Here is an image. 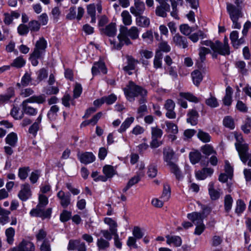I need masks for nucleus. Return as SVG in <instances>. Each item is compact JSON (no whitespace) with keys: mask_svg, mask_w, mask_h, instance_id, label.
<instances>
[{"mask_svg":"<svg viewBox=\"0 0 251 251\" xmlns=\"http://www.w3.org/2000/svg\"><path fill=\"white\" fill-rule=\"evenodd\" d=\"M134 121V118L133 117H130L126 118L121 125L120 127L118 129V132L122 133L125 131L133 123Z\"/></svg>","mask_w":251,"mask_h":251,"instance_id":"29","label":"nucleus"},{"mask_svg":"<svg viewBox=\"0 0 251 251\" xmlns=\"http://www.w3.org/2000/svg\"><path fill=\"white\" fill-rule=\"evenodd\" d=\"M165 124L167 126L166 131L168 133L176 134L178 132L177 126L175 124L170 121H166Z\"/></svg>","mask_w":251,"mask_h":251,"instance_id":"41","label":"nucleus"},{"mask_svg":"<svg viewBox=\"0 0 251 251\" xmlns=\"http://www.w3.org/2000/svg\"><path fill=\"white\" fill-rule=\"evenodd\" d=\"M109 240L103 237H99L97 240V246L99 251H104L110 247Z\"/></svg>","mask_w":251,"mask_h":251,"instance_id":"20","label":"nucleus"},{"mask_svg":"<svg viewBox=\"0 0 251 251\" xmlns=\"http://www.w3.org/2000/svg\"><path fill=\"white\" fill-rule=\"evenodd\" d=\"M173 42L177 46L183 49L188 47V42L186 38L176 34L173 37Z\"/></svg>","mask_w":251,"mask_h":251,"instance_id":"15","label":"nucleus"},{"mask_svg":"<svg viewBox=\"0 0 251 251\" xmlns=\"http://www.w3.org/2000/svg\"><path fill=\"white\" fill-rule=\"evenodd\" d=\"M4 22L6 25H10L12 23L13 20L14 19H18L20 14L19 13L16 11H12L10 13H4Z\"/></svg>","mask_w":251,"mask_h":251,"instance_id":"25","label":"nucleus"},{"mask_svg":"<svg viewBox=\"0 0 251 251\" xmlns=\"http://www.w3.org/2000/svg\"><path fill=\"white\" fill-rule=\"evenodd\" d=\"M159 3L155 10L156 15L161 17H166L167 13L170 10V6L168 3V0H155Z\"/></svg>","mask_w":251,"mask_h":251,"instance_id":"8","label":"nucleus"},{"mask_svg":"<svg viewBox=\"0 0 251 251\" xmlns=\"http://www.w3.org/2000/svg\"><path fill=\"white\" fill-rule=\"evenodd\" d=\"M223 122L224 126L226 128H228L230 129H233L235 128L234 119L230 116H227L225 117Z\"/></svg>","mask_w":251,"mask_h":251,"instance_id":"38","label":"nucleus"},{"mask_svg":"<svg viewBox=\"0 0 251 251\" xmlns=\"http://www.w3.org/2000/svg\"><path fill=\"white\" fill-rule=\"evenodd\" d=\"M175 152L172 149L167 147L163 149V159L167 163L172 173L174 174L177 179H180L182 176L177 166L172 161L174 156Z\"/></svg>","mask_w":251,"mask_h":251,"instance_id":"4","label":"nucleus"},{"mask_svg":"<svg viewBox=\"0 0 251 251\" xmlns=\"http://www.w3.org/2000/svg\"><path fill=\"white\" fill-rule=\"evenodd\" d=\"M137 240L138 239L133 236L128 237L126 241L127 246L131 249H137L138 247L136 243Z\"/></svg>","mask_w":251,"mask_h":251,"instance_id":"54","label":"nucleus"},{"mask_svg":"<svg viewBox=\"0 0 251 251\" xmlns=\"http://www.w3.org/2000/svg\"><path fill=\"white\" fill-rule=\"evenodd\" d=\"M181 33L185 35H189L193 31V28L187 24H183L180 26Z\"/></svg>","mask_w":251,"mask_h":251,"instance_id":"57","label":"nucleus"},{"mask_svg":"<svg viewBox=\"0 0 251 251\" xmlns=\"http://www.w3.org/2000/svg\"><path fill=\"white\" fill-rule=\"evenodd\" d=\"M246 66L245 62L242 60L238 61L235 63V67L238 69L239 72L244 75H246L248 72Z\"/></svg>","mask_w":251,"mask_h":251,"instance_id":"42","label":"nucleus"},{"mask_svg":"<svg viewBox=\"0 0 251 251\" xmlns=\"http://www.w3.org/2000/svg\"><path fill=\"white\" fill-rule=\"evenodd\" d=\"M47 46V42L43 38H40L36 42L34 51L30 58L31 63L33 66H36L38 65V61L37 59L43 57Z\"/></svg>","mask_w":251,"mask_h":251,"instance_id":"5","label":"nucleus"},{"mask_svg":"<svg viewBox=\"0 0 251 251\" xmlns=\"http://www.w3.org/2000/svg\"><path fill=\"white\" fill-rule=\"evenodd\" d=\"M26 63V60L22 57L19 56L15 58L10 66L16 68L23 67Z\"/></svg>","mask_w":251,"mask_h":251,"instance_id":"34","label":"nucleus"},{"mask_svg":"<svg viewBox=\"0 0 251 251\" xmlns=\"http://www.w3.org/2000/svg\"><path fill=\"white\" fill-rule=\"evenodd\" d=\"M116 32V25L115 23H111L103 29V33L109 37L114 36Z\"/></svg>","mask_w":251,"mask_h":251,"instance_id":"23","label":"nucleus"},{"mask_svg":"<svg viewBox=\"0 0 251 251\" xmlns=\"http://www.w3.org/2000/svg\"><path fill=\"white\" fill-rule=\"evenodd\" d=\"M133 237L137 239H140L144 236V229L138 226H134L132 230Z\"/></svg>","mask_w":251,"mask_h":251,"instance_id":"46","label":"nucleus"},{"mask_svg":"<svg viewBox=\"0 0 251 251\" xmlns=\"http://www.w3.org/2000/svg\"><path fill=\"white\" fill-rule=\"evenodd\" d=\"M103 173L107 178H111L115 174V170L113 166L107 165L103 167Z\"/></svg>","mask_w":251,"mask_h":251,"instance_id":"39","label":"nucleus"},{"mask_svg":"<svg viewBox=\"0 0 251 251\" xmlns=\"http://www.w3.org/2000/svg\"><path fill=\"white\" fill-rule=\"evenodd\" d=\"M100 233L102 235L101 237H103L109 241L112 239V236H114V233H113L109 229H102L100 231Z\"/></svg>","mask_w":251,"mask_h":251,"instance_id":"59","label":"nucleus"},{"mask_svg":"<svg viewBox=\"0 0 251 251\" xmlns=\"http://www.w3.org/2000/svg\"><path fill=\"white\" fill-rule=\"evenodd\" d=\"M179 96L181 98H184L191 102L198 103L199 101V99L190 93L180 92Z\"/></svg>","mask_w":251,"mask_h":251,"instance_id":"35","label":"nucleus"},{"mask_svg":"<svg viewBox=\"0 0 251 251\" xmlns=\"http://www.w3.org/2000/svg\"><path fill=\"white\" fill-rule=\"evenodd\" d=\"M157 174V169L155 165H151L148 167L147 174L149 177L154 178L156 176Z\"/></svg>","mask_w":251,"mask_h":251,"instance_id":"56","label":"nucleus"},{"mask_svg":"<svg viewBox=\"0 0 251 251\" xmlns=\"http://www.w3.org/2000/svg\"><path fill=\"white\" fill-rule=\"evenodd\" d=\"M238 32L237 31H233L230 34V39L231 43L236 48H238V47L244 42V40L243 38L238 39Z\"/></svg>","mask_w":251,"mask_h":251,"instance_id":"19","label":"nucleus"},{"mask_svg":"<svg viewBox=\"0 0 251 251\" xmlns=\"http://www.w3.org/2000/svg\"><path fill=\"white\" fill-rule=\"evenodd\" d=\"M32 195L30 186L28 183L22 184L18 193V198L23 201H25L30 199Z\"/></svg>","mask_w":251,"mask_h":251,"instance_id":"9","label":"nucleus"},{"mask_svg":"<svg viewBox=\"0 0 251 251\" xmlns=\"http://www.w3.org/2000/svg\"><path fill=\"white\" fill-rule=\"evenodd\" d=\"M246 204L241 200H238L236 201L235 212L238 214H241L246 209Z\"/></svg>","mask_w":251,"mask_h":251,"instance_id":"49","label":"nucleus"},{"mask_svg":"<svg viewBox=\"0 0 251 251\" xmlns=\"http://www.w3.org/2000/svg\"><path fill=\"white\" fill-rule=\"evenodd\" d=\"M187 218L193 222V223L196 225H199L203 224V220L204 218L203 214L197 213L193 212L192 213H189L187 215Z\"/></svg>","mask_w":251,"mask_h":251,"instance_id":"14","label":"nucleus"},{"mask_svg":"<svg viewBox=\"0 0 251 251\" xmlns=\"http://www.w3.org/2000/svg\"><path fill=\"white\" fill-rule=\"evenodd\" d=\"M121 17L123 23L125 25H130L132 24V17L128 11H123L121 13Z\"/></svg>","mask_w":251,"mask_h":251,"instance_id":"32","label":"nucleus"},{"mask_svg":"<svg viewBox=\"0 0 251 251\" xmlns=\"http://www.w3.org/2000/svg\"><path fill=\"white\" fill-rule=\"evenodd\" d=\"M166 238L167 243L169 245H173L176 247H179L181 245L182 241L179 236L168 235Z\"/></svg>","mask_w":251,"mask_h":251,"instance_id":"24","label":"nucleus"},{"mask_svg":"<svg viewBox=\"0 0 251 251\" xmlns=\"http://www.w3.org/2000/svg\"><path fill=\"white\" fill-rule=\"evenodd\" d=\"M142 38L144 41L148 44H151L153 40V32L151 30H148L143 33L142 35Z\"/></svg>","mask_w":251,"mask_h":251,"instance_id":"43","label":"nucleus"},{"mask_svg":"<svg viewBox=\"0 0 251 251\" xmlns=\"http://www.w3.org/2000/svg\"><path fill=\"white\" fill-rule=\"evenodd\" d=\"M151 129V138H160L162 137L163 131L161 129L157 127H152Z\"/></svg>","mask_w":251,"mask_h":251,"instance_id":"55","label":"nucleus"},{"mask_svg":"<svg viewBox=\"0 0 251 251\" xmlns=\"http://www.w3.org/2000/svg\"><path fill=\"white\" fill-rule=\"evenodd\" d=\"M27 100L31 103H37L41 104L44 103L46 100V96L44 94L39 95H34Z\"/></svg>","mask_w":251,"mask_h":251,"instance_id":"33","label":"nucleus"},{"mask_svg":"<svg viewBox=\"0 0 251 251\" xmlns=\"http://www.w3.org/2000/svg\"><path fill=\"white\" fill-rule=\"evenodd\" d=\"M126 58L127 64L124 67V70L130 75L132 74L131 71L135 69V66L138 62L131 56H127Z\"/></svg>","mask_w":251,"mask_h":251,"instance_id":"16","label":"nucleus"},{"mask_svg":"<svg viewBox=\"0 0 251 251\" xmlns=\"http://www.w3.org/2000/svg\"><path fill=\"white\" fill-rule=\"evenodd\" d=\"M198 117V112L195 109L190 110L187 113V122L192 126H195L197 124Z\"/></svg>","mask_w":251,"mask_h":251,"instance_id":"18","label":"nucleus"},{"mask_svg":"<svg viewBox=\"0 0 251 251\" xmlns=\"http://www.w3.org/2000/svg\"><path fill=\"white\" fill-rule=\"evenodd\" d=\"M104 223L108 226L109 229L113 233L116 234L118 233V225L117 222L111 218L106 217L104 219Z\"/></svg>","mask_w":251,"mask_h":251,"instance_id":"22","label":"nucleus"},{"mask_svg":"<svg viewBox=\"0 0 251 251\" xmlns=\"http://www.w3.org/2000/svg\"><path fill=\"white\" fill-rule=\"evenodd\" d=\"M72 215L71 212L64 210L60 215V220L62 222H66L69 220Z\"/></svg>","mask_w":251,"mask_h":251,"instance_id":"63","label":"nucleus"},{"mask_svg":"<svg viewBox=\"0 0 251 251\" xmlns=\"http://www.w3.org/2000/svg\"><path fill=\"white\" fill-rule=\"evenodd\" d=\"M170 196V187L169 185L165 184L164 185L163 191L160 197V199L163 200L164 201H167L169 200Z\"/></svg>","mask_w":251,"mask_h":251,"instance_id":"44","label":"nucleus"},{"mask_svg":"<svg viewBox=\"0 0 251 251\" xmlns=\"http://www.w3.org/2000/svg\"><path fill=\"white\" fill-rule=\"evenodd\" d=\"M77 155L80 161L83 164H89L95 160V155L91 152H86L83 153H79Z\"/></svg>","mask_w":251,"mask_h":251,"instance_id":"13","label":"nucleus"},{"mask_svg":"<svg viewBox=\"0 0 251 251\" xmlns=\"http://www.w3.org/2000/svg\"><path fill=\"white\" fill-rule=\"evenodd\" d=\"M234 136L237 141L235 144L236 149L238 151L241 160L245 164L250 157V154L248 152V146L247 144L243 143V138L241 134L235 133Z\"/></svg>","mask_w":251,"mask_h":251,"instance_id":"6","label":"nucleus"},{"mask_svg":"<svg viewBox=\"0 0 251 251\" xmlns=\"http://www.w3.org/2000/svg\"><path fill=\"white\" fill-rule=\"evenodd\" d=\"M5 234L6 237L7 242L10 245L13 244L14 240V237L15 234V229L13 227H10L6 229Z\"/></svg>","mask_w":251,"mask_h":251,"instance_id":"30","label":"nucleus"},{"mask_svg":"<svg viewBox=\"0 0 251 251\" xmlns=\"http://www.w3.org/2000/svg\"><path fill=\"white\" fill-rule=\"evenodd\" d=\"M208 192L210 198L212 200H216L220 198V190H216L214 188V183L210 182L208 184Z\"/></svg>","mask_w":251,"mask_h":251,"instance_id":"26","label":"nucleus"},{"mask_svg":"<svg viewBox=\"0 0 251 251\" xmlns=\"http://www.w3.org/2000/svg\"><path fill=\"white\" fill-rule=\"evenodd\" d=\"M233 201V199L230 195H226L225 196L224 200V207L225 211L226 212H228L231 210Z\"/></svg>","mask_w":251,"mask_h":251,"instance_id":"40","label":"nucleus"},{"mask_svg":"<svg viewBox=\"0 0 251 251\" xmlns=\"http://www.w3.org/2000/svg\"><path fill=\"white\" fill-rule=\"evenodd\" d=\"M162 54L160 51H157L154 57L153 65L156 69L159 68L162 65Z\"/></svg>","mask_w":251,"mask_h":251,"instance_id":"45","label":"nucleus"},{"mask_svg":"<svg viewBox=\"0 0 251 251\" xmlns=\"http://www.w3.org/2000/svg\"><path fill=\"white\" fill-rule=\"evenodd\" d=\"M57 197L60 200V204L62 207L66 208L70 204V194H66L64 191L60 190L58 192Z\"/></svg>","mask_w":251,"mask_h":251,"instance_id":"11","label":"nucleus"},{"mask_svg":"<svg viewBox=\"0 0 251 251\" xmlns=\"http://www.w3.org/2000/svg\"><path fill=\"white\" fill-rule=\"evenodd\" d=\"M201 43V45L210 47L211 50L215 53L224 55L229 54V48L227 43V40H225L224 45L219 41H216L215 43H213L210 40H205L202 41Z\"/></svg>","mask_w":251,"mask_h":251,"instance_id":"7","label":"nucleus"},{"mask_svg":"<svg viewBox=\"0 0 251 251\" xmlns=\"http://www.w3.org/2000/svg\"><path fill=\"white\" fill-rule=\"evenodd\" d=\"M194 84L198 86L202 80V75L201 72L199 70H195L191 74Z\"/></svg>","mask_w":251,"mask_h":251,"instance_id":"31","label":"nucleus"},{"mask_svg":"<svg viewBox=\"0 0 251 251\" xmlns=\"http://www.w3.org/2000/svg\"><path fill=\"white\" fill-rule=\"evenodd\" d=\"M236 5L229 2L226 3V11L232 21L233 28L240 29L241 27V23L239 22L240 18L243 17L242 8L240 4L242 3L243 0H234Z\"/></svg>","mask_w":251,"mask_h":251,"instance_id":"2","label":"nucleus"},{"mask_svg":"<svg viewBox=\"0 0 251 251\" xmlns=\"http://www.w3.org/2000/svg\"><path fill=\"white\" fill-rule=\"evenodd\" d=\"M29 171V167L20 168L18 171V176L21 179L25 180L27 177Z\"/></svg>","mask_w":251,"mask_h":251,"instance_id":"53","label":"nucleus"},{"mask_svg":"<svg viewBox=\"0 0 251 251\" xmlns=\"http://www.w3.org/2000/svg\"><path fill=\"white\" fill-rule=\"evenodd\" d=\"M143 176L142 172L136 173V175L133 177H131L128 182L129 185L131 187L134 184L137 183Z\"/></svg>","mask_w":251,"mask_h":251,"instance_id":"50","label":"nucleus"},{"mask_svg":"<svg viewBox=\"0 0 251 251\" xmlns=\"http://www.w3.org/2000/svg\"><path fill=\"white\" fill-rule=\"evenodd\" d=\"M213 173V169L211 168H203L201 171H199L196 173V177L198 179L203 180L205 179L208 176H211Z\"/></svg>","mask_w":251,"mask_h":251,"instance_id":"21","label":"nucleus"},{"mask_svg":"<svg viewBox=\"0 0 251 251\" xmlns=\"http://www.w3.org/2000/svg\"><path fill=\"white\" fill-rule=\"evenodd\" d=\"M124 91L126 99L129 101H133L136 97L141 96L142 99L139 101L140 104L144 102V98L147 95V90L132 81L128 83Z\"/></svg>","mask_w":251,"mask_h":251,"instance_id":"3","label":"nucleus"},{"mask_svg":"<svg viewBox=\"0 0 251 251\" xmlns=\"http://www.w3.org/2000/svg\"><path fill=\"white\" fill-rule=\"evenodd\" d=\"M205 103L211 108H215L219 106L217 99L213 96H210V98L207 99L205 100Z\"/></svg>","mask_w":251,"mask_h":251,"instance_id":"51","label":"nucleus"},{"mask_svg":"<svg viewBox=\"0 0 251 251\" xmlns=\"http://www.w3.org/2000/svg\"><path fill=\"white\" fill-rule=\"evenodd\" d=\"M136 25L142 27H148L150 24L149 18L141 15L137 16L136 19Z\"/></svg>","mask_w":251,"mask_h":251,"instance_id":"27","label":"nucleus"},{"mask_svg":"<svg viewBox=\"0 0 251 251\" xmlns=\"http://www.w3.org/2000/svg\"><path fill=\"white\" fill-rule=\"evenodd\" d=\"M198 137L200 140L204 143L209 142L211 139V137L209 134L201 130H199Z\"/></svg>","mask_w":251,"mask_h":251,"instance_id":"48","label":"nucleus"},{"mask_svg":"<svg viewBox=\"0 0 251 251\" xmlns=\"http://www.w3.org/2000/svg\"><path fill=\"white\" fill-rule=\"evenodd\" d=\"M14 95V90L13 88H9L7 90V94L0 96V100L2 101L9 100Z\"/></svg>","mask_w":251,"mask_h":251,"instance_id":"52","label":"nucleus"},{"mask_svg":"<svg viewBox=\"0 0 251 251\" xmlns=\"http://www.w3.org/2000/svg\"><path fill=\"white\" fill-rule=\"evenodd\" d=\"M201 157V153L198 151H192L189 153L190 160L193 164L198 163Z\"/></svg>","mask_w":251,"mask_h":251,"instance_id":"36","label":"nucleus"},{"mask_svg":"<svg viewBox=\"0 0 251 251\" xmlns=\"http://www.w3.org/2000/svg\"><path fill=\"white\" fill-rule=\"evenodd\" d=\"M17 30L20 35H25L28 33L29 28L25 25L20 24L17 28Z\"/></svg>","mask_w":251,"mask_h":251,"instance_id":"64","label":"nucleus"},{"mask_svg":"<svg viewBox=\"0 0 251 251\" xmlns=\"http://www.w3.org/2000/svg\"><path fill=\"white\" fill-rule=\"evenodd\" d=\"M139 31L138 28L135 26H131L128 29L125 26L121 25L120 28V33L118 36V42L114 39H110L111 45L113 48L116 49H120L124 45H129L132 44L130 37L132 40L137 39L139 37Z\"/></svg>","mask_w":251,"mask_h":251,"instance_id":"1","label":"nucleus"},{"mask_svg":"<svg viewBox=\"0 0 251 251\" xmlns=\"http://www.w3.org/2000/svg\"><path fill=\"white\" fill-rule=\"evenodd\" d=\"M28 28L30 31H37L40 28V24L39 22L35 20L30 21L28 24Z\"/></svg>","mask_w":251,"mask_h":251,"instance_id":"58","label":"nucleus"},{"mask_svg":"<svg viewBox=\"0 0 251 251\" xmlns=\"http://www.w3.org/2000/svg\"><path fill=\"white\" fill-rule=\"evenodd\" d=\"M39 203L37 205V207L43 208L48 203V198L46 196L40 194L39 196Z\"/></svg>","mask_w":251,"mask_h":251,"instance_id":"60","label":"nucleus"},{"mask_svg":"<svg viewBox=\"0 0 251 251\" xmlns=\"http://www.w3.org/2000/svg\"><path fill=\"white\" fill-rule=\"evenodd\" d=\"M99 73L106 74L107 70L104 63L102 61H99L94 63L92 68V73L93 75H96Z\"/></svg>","mask_w":251,"mask_h":251,"instance_id":"17","label":"nucleus"},{"mask_svg":"<svg viewBox=\"0 0 251 251\" xmlns=\"http://www.w3.org/2000/svg\"><path fill=\"white\" fill-rule=\"evenodd\" d=\"M202 152L206 155H210L215 153L213 147L210 145H205L201 148Z\"/></svg>","mask_w":251,"mask_h":251,"instance_id":"62","label":"nucleus"},{"mask_svg":"<svg viewBox=\"0 0 251 251\" xmlns=\"http://www.w3.org/2000/svg\"><path fill=\"white\" fill-rule=\"evenodd\" d=\"M21 243H24L22 247L24 248L25 251H34L35 250L34 245L32 242L23 240Z\"/></svg>","mask_w":251,"mask_h":251,"instance_id":"61","label":"nucleus"},{"mask_svg":"<svg viewBox=\"0 0 251 251\" xmlns=\"http://www.w3.org/2000/svg\"><path fill=\"white\" fill-rule=\"evenodd\" d=\"M6 143L11 146H14L18 141L17 134L14 132L9 134L5 139Z\"/></svg>","mask_w":251,"mask_h":251,"instance_id":"37","label":"nucleus"},{"mask_svg":"<svg viewBox=\"0 0 251 251\" xmlns=\"http://www.w3.org/2000/svg\"><path fill=\"white\" fill-rule=\"evenodd\" d=\"M30 103L27 99L23 101L22 104V109L25 114L30 116H34L37 114V110L29 105V104Z\"/></svg>","mask_w":251,"mask_h":251,"instance_id":"12","label":"nucleus"},{"mask_svg":"<svg viewBox=\"0 0 251 251\" xmlns=\"http://www.w3.org/2000/svg\"><path fill=\"white\" fill-rule=\"evenodd\" d=\"M199 37L203 39L206 37V35L202 31L199 30L198 32L194 33L189 36L190 39L194 43L198 42Z\"/></svg>","mask_w":251,"mask_h":251,"instance_id":"47","label":"nucleus"},{"mask_svg":"<svg viewBox=\"0 0 251 251\" xmlns=\"http://www.w3.org/2000/svg\"><path fill=\"white\" fill-rule=\"evenodd\" d=\"M145 10V4L139 0H135L134 6L130 8V12L134 16L142 15Z\"/></svg>","mask_w":251,"mask_h":251,"instance_id":"10","label":"nucleus"},{"mask_svg":"<svg viewBox=\"0 0 251 251\" xmlns=\"http://www.w3.org/2000/svg\"><path fill=\"white\" fill-rule=\"evenodd\" d=\"M232 89L230 86H227L226 90V95L223 99L224 105L229 106L232 102Z\"/></svg>","mask_w":251,"mask_h":251,"instance_id":"28","label":"nucleus"}]
</instances>
